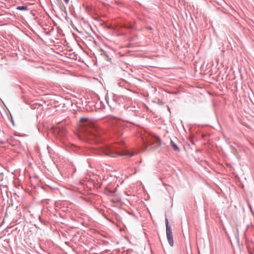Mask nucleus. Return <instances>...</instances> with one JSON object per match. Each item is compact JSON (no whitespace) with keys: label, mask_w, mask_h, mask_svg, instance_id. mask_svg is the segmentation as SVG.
I'll list each match as a JSON object with an SVG mask.
<instances>
[{"label":"nucleus","mask_w":254,"mask_h":254,"mask_svg":"<svg viewBox=\"0 0 254 254\" xmlns=\"http://www.w3.org/2000/svg\"><path fill=\"white\" fill-rule=\"evenodd\" d=\"M122 146L123 145H120L119 146V145L117 144H115L111 146H104L101 148V152L105 155L113 157L118 156L132 157L138 153V152L136 151L118 150V149H122Z\"/></svg>","instance_id":"1"},{"label":"nucleus","mask_w":254,"mask_h":254,"mask_svg":"<svg viewBox=\"0 0 254 254\" xmlns=\"http://www.w3.org/2000/svg\"><path fill=\"white\" fill-rule=\"evenodd\" d=\"M109 123L112 126L115 131H120L122 129V122L114 117L109 119Z\"/></svg>","instance_id":"2"},{"label":"nucleus","mask_w":254,"mask_h":254,"mask_svg":"<svg viewBox=\"0 0 254 254\" xmlns=\"http://www.w3.org/2000/svg\"><path fill=\"white\" fill-rule=\"evenodd\" d=\"M165 225L166 228V235L168 242L170 245L172 247L174 245V240L173 237L172 231L170 226L169 225L168 219H165Z\"/></svg>","instance_id":"3"},{"label":"nucleus","mask_w":254,"mask_h":254,"mask_svg":"<svg viewBox=\"0 0 254 254\" xmlns=\"http://www.w3.org/2000/svg\"><path fill=\"white\" fill-rule=\"evenodd\" d=\"M148 144L149 145L154 144V147L157 148L161 145V141L158 136L153 135L149 139Z\"/></svg>","instance_id":"4"},{"label":"nucleus","mask_w":254,"mask_h":254,"mask_svg":"<svg viewBox=\"0 0 254 254\" xmlns=\"http://www.w3.org/2000/svg\"><path fill=\"white\" fill-rule=\"evenodd\" d=\"M171 145L174 150L179 151L180 149L178 147L177 145L172 140H171Z\"/></svg>","instance_id":"5"},{"label":"nucleus","mask_w":254,"mask_h":254,"mask_svg":"<svg viewBox=\"0 0 254 254\" xmlns=\"http://www.w3.org/2000/svg\"><path fill=\"white\" fill-rule=\"evenodd\" d=\"M80 122H86V124H82V126H86L87 124H90V122L89 121V119L87 118H81L80 120Z\"/></svg>","instance_id":"6"},{"label":"nucleus","mask_w":254,"mask_h":254,"mask_svg":"<svg viewBox=\"0 0 254 254\" xmlns=\"http://www.w3.org/2000/svg\"><path fill=\"white\" fill-rule=\"evenodd\" d=\"M90 126L92 127L95 131H97L98 132L97 134H95L94 135L97 137H99L100 135V134L98 130L99 129L98 128L95 127L94 125L93 124H91Z\"/></svg>","instance_id":"7"},{"label":"nucleus","mask_w":254,"mask_h":254,"mask_svg":"<svg viewBox=\"0 0 254 254\" xmlns=\"http://www.w3.org/2000/svg\"><path fill=\"white\" fill-rule=\"evenodd\" d=\"M17 9L20 10H25L27 9V7L24 6H19L17 7Z\"/></svg>","instance_id":"8"},{"label":"nucleus","mask_w":254,"mask_h":254,"mask_svg":"<svg viewBox=\"0 0 254 254\" xmlns=\"http://www.w3.org/2000/svg\"><path fill=\"white\" fill-rule=\"evenodd\" d=\"M64 1L66 2V3H68V1H69V0H64Z\"/></svg>","instance_id":"9"},{"label":"nucleus","mask_w":254,"mask_h":254,"mask_svg":"<svg viewBox=\"0 0 254 254\" xmlns=\"http://www.w3.org/2000/svg\"><path fill=\"white\" fill-rule=\"evenodd\" d=\"M148 29L150 30H151L152 29V28L151 27H148Z\"/></svg>","instance_id":"10"}]
</instances>
